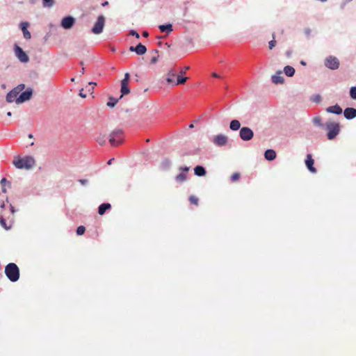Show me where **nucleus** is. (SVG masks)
Masks as SVG:
<instances>
[{
    "label": "nucleus",
    "mask_w": 356,
    "mask_h": 356,
    "mask_svg": "<svg viewBox=\"0 0 356 356\" xmlns=\"http://www.w3.org/2000/svg\"><path fill=\"white\" fill-rule=\"evenodd\" d=\"M324 129L326 130V136L329 140H332L339 134L341 125L338 122L328 121L325 123Z\"/></svg>",
    "instance_id": "nucleus-1"
},
{
    "label": "nucleus",
    "mask_w": 356,
    "mask_h": 356,
    "mask_svg": "<svg viewBox=\"0 0 356 356\" xmlns=\"http://www.w3.org/2000/svg\"><path fill=\"white\" fill-rule=\"evenodd\" d=\"M5 275L11 282H16L20 277V270L15 263H8L4 270Z\"/></svg>",
    "instance_id": "nucleus-2"
},
{
    "label": "nucleus",
    "mask_w": 356,
    "mask_h": 356,
    "mask_svg": "<svg viewBox=\"0 0 356 356\" xmlns=\"http://www.w3.org/2000/svg\"><path fill=\"white\" fill-rule=\"evenodd\" d=\"M35 161L31 156L24 157L18 156L13 161L14 165L18 169L30 170L34 165Z\"/></svg>",
    "instance_id": "nucleus-3"
},
{
    "label": "nucleus",
    "mask_w": 356,
    "mask_h": 356,
    "mask_svg": "<svg viewBox=\"0 0 356 356\" xmlns=\"http://www.w3.org/2000/svg\"><path fill=\"white\" fill-rule=\"evenodd\" d=\"M123 131L120 129L113 130L109 135V143L112 146H118L123 143Z\"/></svg>",
    "instance_id": "nucleus-4"
},
{
    "label": "nucleus",
    "mask_w": 356,
    "mask_h": 356,
    "mask_svg": "<svg viewBox=\"0 0 356 356\" xmlns=\"http://www.w3.org/2000/svg\"><path fill=\"white\" fill-rule=\"evenodd\" d=\"M325 66L332 70H336L339 67V60L334 56H328L324 60Z\"/></svg>",
    "instance_id": "nucleus-5"
},
{
    "label": "nucleus",
    "mask_w": 356,
    "mask_h": 356,
    "mask_svg": "<svg viewBox=\"0 0 356 356\" xmlns=\"http://www.w3.org/2000/svg\"><path fill=\"white\" fill-rule=\"evenodd\" d=\"M105 24V17L104 15H99L96 22L95 23L91 31L96 35L102 33Z\"/></svg>",
    "instance_id": "nucleus-6"
},
{
    "label": "nucleus",
    "mask_w": 356,
    "mask_h": 356,
    "mask_svg": "<svg viewBox=\"0 0 356 356\" xmlns=\"http://www.w3.org/2000/svg\"><path fill=\"white\" fill-rule=\"evenodd\" d=\"M239 137L244 141H249L254 137L253 131L248 127H243L239 131Z\"/></svg>",
    "instance_id": "nucleus-7"
},
{
    "label": "nucleus",
    "mask_w": 356,
    "mask_h": 356,
    "mask_svg": "<svg viewBox=\"0 0 356 356\" xmlns=\"http://www.w3.org/2000/svg\"><path fill=\"white\" fill-rule=\"evenodd\" d=\"M14 50L16 57L20 62L26 63L29 61V56L19 46L15 44Z\"/></svg>",
    "instance_id": "nucleus-8"
},
{
    "label": "nucleus",
    "mask_w": 356,
    "mask_h": 356,
    "mask_svg": "<svg viewBox=\"0 0 356 356\" xmlns=\"http://www.w3.org/2000/svg\"><path fill=\"white\" fill-rule=\"evenodd\" d=\"M33 95V89L31 88H26V90L22 91L16 99V103L17 104H22L29 100Z\"/></svg>",
    "instance_id": "nucleus-9"
},
{
    "label": "nucleus",
    "mask_w": 356,
    "mask_h": 356,
    "mask_svg": "<svg viewBox=\"0 0 356 356\" xmlns=\"http://www.w3.org/2000/svg\"><path fill=\"white\" fill-rule=\"evenodd\" d=\"M75 18L71 15L64 17L60 22V26L66 30H69L73 27L75 24Z\"/></svg>",
    "instance_id": "nucleus-10"
},
{
    "label": "nucleus",
    "mask_w": 356,
    "mask_h": 356,
    "mask_svg": "<svg viewBox=\"0 0 356 356\" xmlns=\"http://www.w3.org/2000/svg\"><path fill=\"white\" fill-rule=\"evenodd\" d=\"M227 142L228 137L222 134L216 135L213 139V144L218 147L225 146Z\"/></svg>",
    "instance_id": "nucleus-11"
},
{
    "label": "nucleus",
    "mask_w": 356,
    "mask_h": 356,
    "mask_svg": "<svg viewBox=\"0 0 356 356\" xmlns=\"http://www.w3.org/2000/svg\"><path fill=\"white\" fill-rule=\"evenodd\" d=\"M129 51L135 52L137 55L142 56L147 52V48L142 43H138L136 47H129Z\"/></svg>",
    "instance_id": "nucleus-12"
},
{
    "label": "nucleus",
    "mask_w": 356,
    "mask_h": 356,
    "mask_svg": "<svg viewBox=\"0 0 356 356\" xmlns=\"http://www.w3.org/2000/svg\"><path fill=\"white\" fill-rule=\"evenodd\" d=\"M305 165L309 170V172L312 173H316L317 172L316 168L314 166V160L312 159V156L310 154L307 155V158L305 159Z\"/></svg>",
    "instance_id": "nucleus-13"
},
{
    "label": "nucleus",
    "mask_w": 356,
    "mask_h": 356,
    "mask_svg": "<svg viewBox=\"0 0 356 356\" xmlns=\"http://www.w3.org/2000/svg\"><path fill=\"white\" fill-rule=\"evenodd\" d=\"M343 115L346 120H350L356 118V108L347 107L343 111Z\"/></svg>",
    "instance_id": "nucleus-14"
},
{
    "label": "nucleus",
    "mask_w": 356,
    "mask_h": 356,
    "mask_svg": "<svg viewBox=\"0 0 356 356\" xmlns=\"http://www.w3.org/2000/svg\"><path fill=\"white\" fill-rule=\"evenodd\" d=\"M29 26V23L28 22H22L19 24V27L23 33V35L25 39L28 40L31 38V33L28 31V27Z\"/></svg>",
    "instance_id": "nucleus-15"
},
{
    "label": "nucleus",
    "mask_w": 356,
    "mask_h": 356,
    "mask_svg": "<svg viewBox=\"0 0 356 356\" xmlns=\"http://www.w3.org/2000/svg\"><path fill=\"white\" fill-rule=\"evenodd\" d=\"M282 71L279 70L275 74L272 75L271 81L274 84H282L284 82V79L281 76Z\"/></svg>",
    "instance_id": "nucleus-16"
},
{
    "label": "nucleus",
    "mask_w": 356,
    "mask_h": 356,
    "mask_svg": "<svg viewBox=\"0 0 356 356\" xmlns=\"http://www.w3.org/2000/svg\"><path fill=\"white\" fill-rule=\"evenodd\" d=\"M18 92L13 88L7 93L6 99L8 103H12L14 102H16V99L18 97Z\"/></svg>",
    "instance_id": "nucleus-17"
},
{
    "label": "nucleus",
    "mask_w": 356,
    "mask_h": 356,
    "mask_svg": "<svg viewBox=\"0 0 356 356\" xmlns=\"http://www.w3.org/2000/svg\"><path fill=\"white\" fill-rule=\"evenodd\" d=\"M326 111L329 113H332V114H336V115H341L343 113L342 108L337 104L334 106H328L326 108Z\"/></svg>",
    "instance_id": "nucleus-18"
},
{
    "label": "nucleus",
    "mask_w": 356,
    "mask_h": 356,
    "mask_svg": "<svg viewBox=\"0 0 356 356\" xmlns=\"http://www.w3.org/2000/svg\"><path fill=\"white\" fill-rule=\"evenodd\" d=\"M159 29L161 32L165 33L167 35H170V33L173 31L172 24L170 23L161 24L159 26Z\"/></svg>",
    "instance_id": "nucleus-19"
},
{
    "label": "nucleus",
    "mask_w": 356,
    "mask_h": 356,
    "mask_svg": "<svg viewBox=\"0 0 356 356\" xmlns=\"http://www.w3.org/2000/svg\"><path fill=\"white\" fill-rule=\"evenodd\" d=\"M276 152L273 149H268L264 152V157L267 161H271L276 158Z\"/></svg>",
    "instance_id": "nucleus-20"
},
{
    "label": "nucleus",
    "mask_w": 356,
    "mask_h": 356,
    "mask_svg": "<svg viewBox=\"0 0 356 356\" xmlns=\"http://www.w3.org/2000/svg\"><path fill=\"white\" fill-rule=\"evenodd\" d=\"M194 174L197 177L206 175L207 171L204 166L198 165L194 168Z\"/></svg>",
    "instance_id": "nucleus-21"
},
{
    "label": "nucleus",
    "mask_w": 356,
    "mask_h": 356,
    "mask_svg": "<svg viewBox=\"0 0 356 356\" xmlns=\"http://www.w3.org/2000/svg\"><path fill=\"white\" fill-rule=\"evenodd\" d=\"M111 205L110 203H102L98 207V213L101 216L104 215L106 211L110 209Z\"/></svg>",
    "instance_id": "nucleus-22"
},
{
    "label": "nucleus",
    "mask_w": 356,
    "mask_h": 356,
    "mask_svg": "<svg viewBox=\"0 0 356 356\" xmlns=\"http://www.w3.org/2000/svg\"><path fill=\"white\" fill-rule=\"evenodd\" d=\"M229 129L232 131H238L241 129V122L238 120H232L229 122Z\"/></svg>",
    "instance_id": "nucleus-23"
},
{
    "label": "nucleus",
    "mask_w": 356,
    "mask_h": 356,
    "mask_svg": "<svg viewBox=\"0 0 356 356\" xmlns=\"http://www.w3.org/2000/svg\"><path fill=\"white\" fill-rule=\"evenodd\" d=\"M120 83H121V88H120L121 95L120 97V99H121L123 96L128 95L130 92V88L129 87V83H122V82H120Z\"/></svg>",
    "instance_id": "nucleus-24"
},
{
    "label": "nucleus",
    "mask_w": 356,
    "mask_h": 356,
    "mask_svg": "<svg viewBox=\"0 0 356 356\" xmlns=\"http://www.w3.org/2000/svg\"><path fill=\"white\" fill-rule=\"evenodd\" d=\"M283 72L286 76L292 77L295 74L296 70L293 67L286 65L284 67Z\"/></svg>",
    "instance_id": "nucleus-25"
},
{
    "label": "nucleus",
    "mask_w": 356,
    "mask_h": 356,
    "mask_svg": "<svg viewBox=\"0 0 356 356\" xmlns=\"http://www.w3.org/2000/svg\"><path fill=\"white\" fill-rule=\"evenodd\" d=\"M176 76V72L173 70H169L167 74L166 81L168 84H174V78Z\"/></svg>",
    "instance_id": "nucleus-26"
},
{
    "label": "nucleus",
    "mask_w": 356,
    "mask_h": 356,
    "mask_svg": "<svg viewBox=\"0 0 356 356\" xmlns=\"http://www.w3.org/2000/svg\"><path fill=\"white\" fill-rule=\"evenodd\" d=\"M171 165V162L168 159H165L161 163V169L163 170H168Z\"/></svg>",
    "instance_id": "nucleus-27"
},
{
    "label": "nucleus",
    "mask_w": 356,
    "mask_h": 356,
    "mask_svg": "<svg viewBox=\"0 0 356 356\" xmlns=\"http://www.w3.org/2000/svg\"><path fill=\"white\" fill-rule=\"evenodd\" d=\"M312 122L314 123V125H316L320 128L324 129V127H325V124H323L322 122L321 118L319 116H316V117L314 118L312 120Z\"/></svg>",
    "instance_id": "nucleus-28"
},
{
    "label": "nucleus",
    "mask_w": 356,
    "mask_h": 356,
    "mask_svg": "<svg viewBox=\"0 0 356 356\" xmlns=\"http://www.w3.org/2000/svg\"><path fill=\"white\" fill-rule=\"evenodd\" d=\"M186 179L187 175L181 172L175 177V180L178 183H183L186 180Z\"/></svg>",
    "instance_id": "nucleus-29"
},
{
    "label": "nucleus",
    "mask_w": 356,
    "mask_h": 356,
    "mask_svg": "<svg viewBox=\"0 0 356 356\" xmlns=\"http://www.w3.org/2000/svg\"><path fill=\"white\" fill-rule=\"evenodd\" d=\"M187 79L188 78L186 76H178L177 78V81H174V84H172V86H174L177 85L184 84Z\"/></svg>",
    "instance_id": "nucleus-30"
},
{
    "label": "nucleus",
    "mask_w": 356,
    "mask_h": 356,
    "mask_svg": "<svg viewBox=\"0 0 356 356\" xmlns=\"http://www.w3.org/2000/svg\"><path fill=\"white\" fill-rule=\"evenodd\" d=\"M0 225L6 229L10 230L12 227V225H8L5 218L1 216H0Z\"/></svg>",
    "instance_id": "nucleus-31"
},
{
    "label": "nucleus",
    "mask_w": 356,
    "mask_h": 356,
    "mask_svg": "<svg viewBox=\"0 0 356 356\" xmlns=\"http://www.w3.org/2000/svg\"><path fill=\"white\" fill-rule=\"evenodd\" d=\"M118 102V99H116L113 97H110L108 98V101L107 102V106L111 108H113L117 104Z\"/></svg>",
    "instance_id": "nucleus-32"
},
{
    "label": "nucleus",
    "mask_w": 356,
    "mask_h": 356,
    "mask_svg": "<svg viewBox=\"0 0 356 356\" xmlns=\"http://www.w3.org/2000/svg\"><path fill=\"white\" fill-rule=\"evenodd\" d=\"M96 141L100 145H104L106 144V140L104 135L99 134L96 138Z\"/></svg>",
    "instance_id": "nucleus-33"
},
{
    "label": "nucleus",
    "mask_w": 356,
    "mask_h": 356,
    "mask_svg": "<svg viewBox=\"0 0 356 356\" xmlns=\"http://www.w3.org/2000/svg\"><path fill=\"white\" fill-rule=\"evenodd\" d=\"M310 100L312 102H314V103H316V104H318L321 102L322 100V97L321 96L319 95V94H317V95H312L311 97H310Z\"/></svg>",
    "instance_id": "nucleus-34"
},
{
    "label": "nucleus",
    "mask_w": 356,
    "mask_h": 356,
    "mask_svg": "<svg viewBox=\"0 0 356 356\" xmlns=\"http://www.w3.org/2000/svg\"><path fill=\"white\" fill-rule=\"evenodd\" d=\"M350 96L353 99L356 100V86H352L350 88Z\"/></svg>",
    "instance_id": "nucleus-35"
},
{
    "label": "nucleus",
    "mask_w": 356,
    "mask_h": 356,
    "mask_svg": "<svg viewBox=\"0 0 356 356\" xmlns=\"http://www.w3.org/2000/svg\"><path fill=\"white\" fill-rule=\"evenodd\" d=\"M85 231L86 227L83 225H80L77 227L76 232L77 235H82L84 234Z\"/></svg>",
    "instance_id": "nucleus-36"
},
{
    "label": "nucleus",
    "mask_w": 356,
    "mask_h": 356,
    "mask_svg": "<svg viewBox=\"0 0 356 356\" xmlns=\"http://www.w3.org/2000/svg\"><path fill=\"white\" fill-rule=\"evenodd\" d=\"M44 7H51L54 5V0H42Z\"/></svg>",
    "instance_id": "nucleus-37"
},
{
    "label": "nucleus",
    "mask_w": 356,
    "mask_h": 356,
    "mask_svg": "<svg viewBox=\"0 0 356 356\" xmlns=\"http://www.w3.org/2000/svg\"><path fill=\"white\" fill-rule=\"evenodd\" d=\"M240 173L238 172H235L234 173L232 177H231V181H237L239 178H240Z\"/></svg>",
    "instance_id": "nucleus-38"
},
{
    "label": "nucleus",
    "mask_w": 356,
    "mask_h": 356,
    "mask_svg": "<svg viewBox=\"0 0 356 356\" xmlns=\"http://www.w3.org/2000/svg\"><path fill=\"white\" fill-rule=\"evenodd\" d=\"M25 88V85L24 83L19 84L16 88L14 89L18 92L19 94L20 92H22Z\"/></svg>",
    "instance_id": "nucleus-39"
},
{
    "label": "nucleus",
    "mask_w": 356,
    "mask_h": 356,
    "mask_svg": "<svg viewBox=\"0 0 356 356\" xmlns=\"http://www.w3.org/2000/svg\"><path fill=\"white\" fill-rule=\"evenodd\" d=\"M189 201L191 202V204H194L197 205L198 203V198L193 195H191L189 197Z\"/></svg>",
    "instance_id": "nucleus-40"
},
{
    "label": "nucleus",
    "mask_w": 356,
    "mask_h": 356,
    "mask_svg": "<svg viewBox=\"0 0 356 356\" xmlns=\"http://www.w3.org/2000/svg\"><path fill=\"white\" fill-rule=\"evenodd\" d=\"M129 79H130V74L129 72H127L124 74V79L121 81L122 83H129Z\"/></svg>",
    "instance_id": "nucleus-41"
},
{
    "label": "nucleus",
    "mask_w": 356,
    "mask_h": 356,
    "mask_svg": "<svg viewBox=\"0 0 356 356\" xmlns=\"http://www.w3.org/2000/svg\"><path fill=\"white\" fill-rule=\"evenodd\" d=\"M275 44L276 40H275V37L273 36V39L268 42L269 49H272L273 47H275Z\"/></svg>",
    "instance_id": "nucleus-42"
},
{
    "label": "nucleus",
    "mask_w": 356,
    "mask_h": 356,
    "mask_svg": "<svg viewBox=\"0 0 356 356\" xmlns=\"http://www.w3.org/2000/svg\"><path fill=\"white\" fill-rule=\"evenodd\" d=\"M1 186H3V185H8L9 187L10 186V181H8L7 179L6 178H2L1 181H0Z\"/></svg>",
    "instance_id": "nucleus-43"
},
{
    "label": "nucleus",
    "mask_w": 356,
    "mask_h": 356,
    "mask_svg": "<svg viewBox=\"0 0 356 356\" xmlns=\"http://www.w3.org/2000/svg\"><path fill=\"white\" fill-rule=\"evenodd\" d=\"M129 34L131 35L135 36L136 38H140L139 33L136 31H135V30H131L129 31Z\"/></svg>",
    "instance_id": "nucleus-44"
},
{
    "label": "nucleus",
    "mask_w": 356,
    "mask_h": 356,
    "mask_svg": "<svg viewBox=\"0 0 356 356\" xmlns=\"http://www.w3.org/2000/svg\"><path fill=\"white\" fill-rule=\"evenodd\" d=\"M189 169H190V168L187 167V166H181L179 168V170L181 172H184L186 174L188 172Z\"/></svg>",
    "instance_id": "nucleus-45"
},
{
    "label": "nucleus",
    "mask_w": 356,
    "mask_h": 356,
    "mask_svg": "<svg viewBox=\"0 0 356 356\" xmlns=\"http://www.w3.org/2000/svg\"><path fill=\"white\" fill-rule=\"evenodd\" d=\"M79 182L83 185V186H86L88 184V179H79Z\"/></svg>",
    "instance_id": "nucleus-46"
},
{
    "label": "nucleus",
    "mask_w": 356,
    "mask_h": 356,
    "mask_svg": "<svg viewBox=\"0 0 356 356\" xmlns=\"http://www.w3.org/2000/svg\"><path fill=\"white\" fill-rule=\"evenodd\" d=\"M304 33L306 36L309 37L312 33V30L309 28H306L304 29Z\"/></svg>",
    "instance_id": "nucleus-47"
},
{
    "label": "nucleus",
    "mask_w": 356,
    "mask_h": 356,
    "mask_svg": "<svg viewBox=\"0 0 356 356\" xmlns=\"http://www.w3.org/2000/svg\"><path fill=\"white\" fill-rule=\"evenodd\" d=\"M83 90H84L83 88L79 90V95L80 97L85 98V97H86V94L83 92Z\"/></svg>",
    "instance_id": "nucleus-48"
},
{
    "label": "nucleus",
    "mask_w": 356,
    "mask_h": 356,
    "mask_svg": "<svg viewBox=\"0 0 356 356\" xmlns=\"http://www.w3.org/2000/svg\"><path fill=\"white\" fill-rule=\"evenodd\" d=\"M10 210L12 213H15L17 211V210L12 204L10 205Z\"/></svg>",
    "instance_id": "nucleus-49"
},
{
    "label": "nucleus",
    "mask_w": 356,
    "mask_h": 356,
    "mask_svg": "<svg viewBox=\"0 0 356 356\" xmlns=\"http://www.w3.org/2000/svg\"><path fill=\"white\" fill-rule=\"evenodd\" d=\"M291 55H292V50H287L286 51V57L290 58L291 56Z\"/></svg>",
    "instance_id": "nucleus-50"
},
{
    "label": "nucleus",
    "mask_w": 356,
    "mask_h": 356,
    "mask_svg": "<svg viewBox=\"0 0 356 356\" xmlns=\"http://www.w3.org/2000/svg\"><path fill=\"white\" fill-rule=\"evenodd\" d=\"M89 86H92V90L94 89V86L97 85V83L95 82H93V81H90L88 83Z\"/></svg>",
    "instance_id": "nucleus-51"
},
{
    "label": "nucleus",
    "mask_w": 356,
    "mask_h": 356,
    "mask_svg": "<svg viewBox=\"0 0 356 356\" xmlns=\"http://www.w3.org/2000/svg\"><path fill=\"white\" fill-rule=\"evenodd\" d=\"M212 76H213V77H215V78H220V76L219 74H218L217 73H216V72H213V73L212 74Z\"/></svg>",
    "instance_id": "nucleus-52"
},
{
    "label": "nucleus",
    "mask_w": 356,
    "mask_h": 356,
    "mask_svg": "<svg viewBox=\"0 0 356 356\" xmlns=\"http://www.w3.org/2000/svg\"><path fill=\"white\" fill-rule=\"evenodd\" d=\"M157 61V58L156 57H153L151 60V63H155Z\"/></svg>",
    "instance_id": "nucleus-53"
},
{
    "label": "nucleus",
    "mask_w": 356,
    "mask_h": 356,
    "mask_svg": "<svg viewBox=\"0 0 356 356\" xmlns=\"http://www.w3.org/2000/svg\"><path fill=\"white\" fill-rule=\"evenodd\" d=\"M148 35H149V33H148V32H147V31H143V37L147 38V37H148Z\"/></svg>",
    "instance_id": "nucleus-54"
},
{
    "label": "nucleus",
    "mask_w": 356,
    "mask_h": 356,
    "mask_svg": "<svg viewBox=\"0 0 356 356\" xmlns=\"http://www.w3.org/2000/svg\"><path fill=\"white\" fill-rule=\"evenodd\" d=\"M1 186H2V188H1L2 193H6L7 191H6L5 185Z\"/></svg>",
    "instance_id": "nucleus-55"
},
{
    "label": "nucleus",
    "mask_w": 356,
    "mask_h": 356,
    "mask_svg": "<svg viewBox=\"0 0 356 356\" xmlns=\"http://www.w3.org/2000/svg\"><path fill=\"white\" fill-rule=\"evenodd\" d=\"M113 160H114V159H113H113H109V160L108 161V162H107V164H108V165H111V164L112 163V162H113Z\"/></svg>",
    "instance_id": "nucleus-56"
},
{
    "label": "nucleus",
    "mask_w": 356,
    "mask_h": 356,
    "mask_svg": "<svg viewBox=\"0 0 356 356\" xmlns=\"http://www.w3.org/2000/svg\"><path fill=\"white\" fill-rule=\"evenodd\" d=\"M108 4V1H104V2H103V3H102V6L104 7V6H106Z\"/></svg>",
    "instance_id": "nucleus-57"
},
{
    "label": "nucleus",
    "mask_w": 356,
    "mask_h": 356,
    "mask_svg": "<svg viewBox=\"0 0 356 356\" xmlns=\"http://www.w3.org/2000/svg\"><path fill=\"white\" fill-rule=\"evenodd\" d=\"M300 64H301L302 65H304V66H305V65H306V64H307V63H306V62H305V61H304V60H301V61H300Z\"/></svg>",
    "instance_id": "nucleus-58"
},
{
    "label": "nucleus",
    "mask_w": 356,
    "mask_h": 356,
    "mask_svg": "<svg viewBox=\"0 0 356 356\" xmlns=\"http://www.w3.org/2000/svg\"><path fill=\"white\" fill-rule=\"evenodd\" d=\"M0 207H1V209H4L5 208V203L2 202V204H1Z\"/></svg>",
    "instance_id": "nucleus-59"
},
{
    "label": "nucleus",
    "mask_w": 356,
    "mask_h": 356,
    "mask_svg": "<svg viewBox=\"0 0 356 356\" xmlns=\"http://www.w3.org/2000/svg\"><path fill=\"white\" fill-rule=\"evenodd\" d=\"M28 136H29V138H33V135L32 134H29Z\"/></svg>",
    "instance_id": "nucleus-60"
},
{
    "label": "nucleus",
    "mask_w": 356,
    "mask_h": 356,
    "mask_svg": "<svg viewBox=\"0 0 356 356\" xmlns=\"http://www.w3.org/2000/svg\"><path fill=\"white\" fill-rule=\"evenodd\" d=\"M7 115H8V116H11V115H12V113H11L10 111H8V112L7 113Z\"/></svg>",
    "instance_id": "nucleus-61"
},
{
    "label": "nucleus",
    "mask_w": 356,
    "mask_h": 356,
    "mask_svg": "<svg viewBox=\"0 0 356 356\" xmlns=\"http://www.w3.org/2000/svg\"><path fill=\"white\" fill-rule=\"evenodd\" d=\"M84 72H85V69H84V67H83V68L81 69V74H83V73H84Z\"/></svg>",
    "instance_id": "nucleus-62"
},
{
    "label": "nucleus",
    "mask_w": 356,
    "mask_h": 356,
    "mask_svg": "<svg viewBox=\"0 0 356 356\" xmlns=\"http://www.w3.org/2000/svg\"><path fill=\"white\" fill-rule=\"evenodd\" d=\"M88 92H90L91 93L93 92V90H92V88H88Z\"/></svg>",
    "instance_id": "nucleus-63"
},
{
    "label": "nucleus",
    "mask_w": 356,
    "mask_h": 356,
    "mask_svg": "<svg viewBox=\"0 0 356 356\" xmlns=\"http://www.w3.org/2000/svg\"><path fill=\"white\" fill-rule=\"evenodd\" d=\"M189 127H190V128H193V127H194L193 124H191L189 125Z\"/></svg>",
    "instance_id": "nucleus-64"
}]
</instances>
